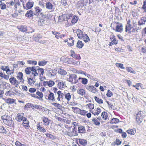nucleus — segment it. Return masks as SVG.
Wrapping results in <instances>:
<instances>
[{"instance_id":"nucleus-11","label":"nucleus","mask_w":146,"mask_h":146,"mask_svg":"<svg viewBox=\"0 0 146 146\" xmlns=\"http://www.w3.org/2000/svg\"><path fill=\"white\" fill-rule=\"evenodd\" d=\"M85 0H80L77 3V6L78 7H82L86 5V4L84 3Z\"/></svg>"},{"instance_id":"nucleus-60","label":"nucleus","mask_w":146,"mask_h":146,"mask_svg":"<svg viewBox=\"0 0 146 146\" xmlns=\"http://www.w3.org/2000/svg\"><path fill=\"white\" fill-rule=\"evenodd\" d=\"M14 102V100L11 99H8L7 100V103L9 104H11Z\"/></svg>"},{"instance_id":"nucleus-20","label":"nucleus","mask_w":146,"mask_h":146,"mask_svg":"<svg viewBox=\"0 0 146 146\" xmlns=\"http://www.w3.org/2000/svg\"><path fill=\"white\" fill-rule=\"evenodd\" d=\"M34 13L33 12V11L31 10L27 11L25 16L26 17H31L33 16Z\"/></svg>"},{"instance_id":"nucleus-7","label":"nucleus","mask_w":146,"mask_h":146,"mask_svg":"<svg viewBox=\"0 0 146 146\" xmlns=\"http://www.w3.org/2000/svg\"><path fill=\"white\" fill-rule=\"evenodd\" d=\"M86 89L96 94L97 92V91L96 88L93 86H89L87 85L86 87Z\"/></svg>"},{"instance_id":"nucleus-4","label":"nucleus","mask_w":146,"mask_h":146,"mask_svg":"<svg viewBox=\"0 0 146 146\" xmlns=\"http://www.w3.org/2000/svg\"><path fill=\"white\" fill-rule=\"evenodd\" d=\"M73 124L74 125V128L71 131H70V132L68 133V135L70 136H75L78 135L77 132L76 130L77 128L76 126H77L78 123L75 122H73Z\"/></svg>"},{"instance_id":"nucleus-9","label":"nucleus","mask_w":146,"mask_h":146,"mask_svg":"<svg viewBox=\"0 0 146 146\" xmlns=\"http://www.w3.org/2000/svg\"><path fill=\"white\" fill-rule=\"evenodd\" d=\"M65 59L67 61L68 63L69 64L72 63V64L74 65H79L80 64V62H79L74 60L72 58H66Z\"/></svg>"},{"instance_id":"nucleus-14","label":"nucleus","mask_w":146,"mask_h":146,"mask_svg":"<svg viewBox=\"0 0 146 146\" xmlns=\"http://www.w3.org/2000/svg\"><path fill=\"white\" fill-rule=\"evenodd\" d=\"M33 2L28 1L27 3L26 7L24 6V8L26 9H28L31 8L33 5Z\"/></svg>"},{"instance_id":"nucleus-15","label":"nucleus","mask_w":146,"mask_h":146,"mask_svg":"<svg viewBox=\"0 0 146 146\" xmlns=\"http://www.w3.org/2000/svg\"><path fill=\"white\" fill-rule=\"evenodd\" d=\"M76 33L78 37L79 38H82L83 37L84 34L83 32L81 30L79 29L77 30Z\"/></svg>"},{"instance_id":"nucleus-40","label":"nucleus","mask_w":146,"mask_h":146,"mask_svg":"<svg viewBox=\"0 0 146 146\" xmlns=\"http://www.w3.org/2000/svg\"><path fill=\"white\" fill-rule=\"evenodd\" d=\"M64 96L65 98L68 101H69L70 100L71 98V96L70 93H68L64 95Z\"/></svg>"},{"instance_id":"nucleus-13","label":"nucleus","mask_w":146,"mask_h":146,"mask_svg":"<svg viewBox=\"0 0 146 146\" xmlns=\"http://www.w3.org/2000/svg\"><path fill=\"white\" fill-rule=\"evenodd\" d=\"M46 8L48 9L52 10H53L54 9V7L53 5L50 3L49 2H47L46 4Z\"/></svg>"},{"instance_id":"nucleus-25","label":"nucleus","mask_w":146,"mask_h":146,"mask_svg":"<svg viewBox=\"0 0 146 146\" xmlns=\"http://www.w3.org/2000/svg\"><path fill=\"white\" fill-rule=\"evenodd\" d=\"M101 116L104 120H106L108 118V116L107 113L104 111L101 114Z\"/></svg>"},{"instance_id":"nucleus-27","label":"nucleus","mask_w":146,"mask_h":146,"mask_svg":"<svg viewBox=\"0 0 146 146\" xmlns=\"http://www.w3.org/2000/svg\"><path fill=\"white\" fill-rule=\"evenodd\" d=\"M58 73L62 75H65L67 74V72L64 69H60L58 71Z\"/></svg>"},{"instance_id":"nucleus-36","label":"nucleus","mask_w":146,"mask_h":146,"mask_svg":"<svg viewBox=\"0 0 146 146\" xmlns=\"http://www.w3.org/2000/svg\"><path fill=\"white\" fill-rule=\"evenodd\" d=\"M34 15L38 17H43L44 15L43 13L42 12V11H40V12H38L37 13H34Z\"/></svg>"},{"instance_id":"nucleus-23","label":"nucleus","mask_w":146,"mask_h":146,"mask_svg":"<svg viewBox=\"0 0 146 146\" xmlns=\"http://www.w3.org/2000/svg\"><path fill=\"white\" fill-rule=\"evenodd\" d=\"M77 92L78 94L82 96L86 94L85 90L83 89H78V90H77Z\"/></svg>"},{"instance_id":"nucleus-19","label":"nucleus","mask_w":146,"mask_h":146,"mask_svg":"<svg viewBox=\"0 0 146 146\" xmlns=\"http://www.w3.org/2000/svg\"><path fill=\"white\" fill-rule=\"evenodd\" d=\"M146 22V18L142 17L141 19L138 22V25L139 26L143 25Z\"/></svg>"},{"instance_id":"nucleus-49","label":"nucleus","mask_w":146,"mask_h":146,"mask_svg":"<svg viewBox=\"0 0 146 146\" xmlns=\"http://www.w3.org/2000/svg\"><path fill=\"white\" fill-rule=\"evenodd\" d=\"M52 105L59 109H61L62 107V106L59 104L53 103H52Z\"/></svg>"},{"instance_id":"nucleus-29","label":"nucleus","mask_w":146,"mask_h":146,"mask_svg":"<svg viewBox=\"0 0 146 146\" xmlns=\"http://www.w3.org/2000/svg\"><path fill=\"white\" fill-rule=\"evenodd\" d=\"M82 38H83L84 42L86 43L88 42L90 40V39L89 37L86 34H84V35Z\"/></svg>"},{"instance_id":"nucleus-64","label":"nucleus","mask_w":146,"mask_h":146,"mask_svg":"<svg viewBox=\"0 0 146 146\" xmlns=\"http://www.w3.org/2000/svg\"><path fill=\"white\" fill-rule=\"evenodd\" d=\"M36 94L40 98H42L43 96V94L41 92H37L36 93Z\"/></svg>"},{"instance_id":"nucleus-59","label":"nucleus","mask_w":146,"mask_h":146,"mask_svg":"<svg viewBox=\"0 0 146 146\" xmlns=\"http://www.w3.org/2000/svg\"><path fill=\"white\" fill-rule=\"evenodd\" d=\"M45 135L46 137H47L50 138V139H53L54 138V136L52 135L49 133H46L45 134Z\"/></svg>"},{"instance_id":"nucleus-63","label":"nucleus","mask_w":146,"mask_h":146,"mask_svg":"<svg viewBox=\"0 0 146 146\" xmlns=\"http://www.w3.org/2000/svg\"><path fill=\"white\" fill-rule=\"evenodd\" d=\"M106 95L108 97H110L113 94L111 91L110 90H108Z\"/></svg>"},{"instance_id":"nucleus-12","label":"nucleus","mask_w":146,"mask_h":146,"mask_svg":"<svg viewBox=\"0 0 146 146\" xmlns=\"http://www.w3.org/2000/svg\"><path fill=\"white\" fill-rule=\"evenodd\" d=\"M57 94L58 97L57 98V100L59 101H60L61 99L62 100L63 98V97L64 96V95L62 92L60 91H59L57 92Z\"/></svg>"},{"instance_id":"nucleus-45","label":"nucleus","mask_w":146,"mask_h":146,"mask_svg":"<svg viewBox=\"0 0 146 146\" xmlns=\"http://www.w3.org/2000/svg\"><path fill=\"white\" fill-rule=\"evenodd\" d=\"M101 112L100 109L99 108H97L96 110V111L94 112H92V113L94 115H98Z\"/></svg>"},{"instance_id":"nucleus-54","label":"nucleus","mask_w":146,"mask_h":146,"mask_svg":"<svg viewBox=\"0 0 146 146\" xmlns=\"http://www.w3.org/2000/svg\"><path fill=\"white\" fill-rule=\"evenodd\" d=\"M31 70L32 72H34L35 71H37L38 70V66H32L30 67Z\"/></svg>"},{"instance_id":"nucleus-51","label":"nucleus","mask_w":146,"mask_h":146,"mask_svg":"<svg viewBox=\"0 0 146 146\" xmlns=\"http://www.w3.org/2000/svg\"><path fill=\"white\" fill-rule=\"evenodd\" d=\"M35 12H34V13H37L38 12H40V11H42V9L41 8L38 7H36L35 8Z\"/></svg>"},{"instance_id":"nucleus-28","label":"nucleus","mask_w":146,"mask_h":146,"mask_svg":"<svg viewBox=\"0 0 146 146\" xmlns=\"http://www.w3.org/2000/svg\"><path fill=\"white\" fill-rule=\"evenodd\" d=\"M42 120L44 123H45V125H48L49 124V121L48 118L46 117H44L42 118Z\"/></svg>"},{"instance_id":"nucleus-32","label":"nucleus","mask_w":146,"mask_h":146,"mask_svg":"<svg viewBox=\"0 0 146 146\" xmlns=\"http://www.w3.org/2000/svg\"><path fill=\"white\" fill-rule=\"evenodd\" d=\"M77 76L76 75L74 74V77H73V82L72 83V84H76L78 82V80L77 79Z\"/></svg>"},{"instance_id":"nucleus-61","label":"nucleus","mask_w":146,"mask_h":146,"mask_svg":"<svg viewBox=\"0 0 146 146\" xmlns=\"http://www.w3.org/2000/svg\"><path fill=\"white\" fill-rule=\"evenodd\" d=\"M77 18L76 16L74 18H73L72 20V23H75L77 21Z\"/></svg>"},{"instance_id":"nucleus-39","label":"nucleus","mask_w":146,"mask_h":146,"mask_svg":"<svg viewBox=\"0 0 146 146\" xmlns=\"http://www.w3.org/2000/svg\"><path fill=\"white\" fill-rule=\"evenodd\" d=\"M127 132L131 135H134L136 133V130L134 129L127 130Z\"/></svg>"},{"instance_id":"nucleus-22","label":"nucleus","mask_w":146,"mask_h":146,"mask_svg":"<svg viewBox=\"0 0 146 146\" xmlns=\"http://www.w3.org/2000/svg\"><path fill=\"white\" fill-rule=\"evenodd\" d=\"M9 81L13 85H15L16 83H17L18 81H17L16 79L14 77L10 78L9 79Z\"/></svg>"},{"instance_id":"nucleus-53","label":"nucleus","mask_w":146,"mask_h":146,"mask_svg":"<svg viewBox=\"0 0 146 146\" xmlns=\"http://www.w3.org/2000/svg\"><path fill=\"white\" fill-rule=\"evenodd\" d=\"M92 121L94 122V123L96 125H99L100 124V123L98 121L97 119L94 118L92 119Z\"/></svg>"},{"instance_id":"nucleus-30","label":"nucleus","mask_w":146,"mask_h":146,"mask_svg":"<svg viewBox=\"0 0 146 146\" xmlns=\"http://www.w3.org/2000/svg\"><path fill=\"white\" fill-rule=\"evenodd\" d=\"M23 121V125L25 126L28 127L29 125V122L28 120L26 118H24Z\"/></svg>"},{"instance_id":"nucleus-33","label":"nucleus","mask_w":146,"mask_h":146,"mask_svg":"<svg viewBox=\"0 0 146 146\" xmlns=\"http://www.w3.org/2000/svg\"><path fill=\"white\" fill-rule=\"evenodd\" d=\"M48 99L51 100L53 101L55 100L54 96L53 93L52 92L50 93V94L49 95Z\"/></svg>"},{"instance_id":"nucleus-44","label":"nucleus","mask_w":146,"mask_h":146,"mask_svg":"<svg viewBox=\"0 0 146 146\" xmlns=\"http://www.w3.org/2000/svg\"><path fill=\"white\" fill-rule=\"evenodd\" d=\"M116 66L119 67L122 69H125V67L123 66V64L121 63H116L115 64Z\"/></svg>"},{"instance_id":"nucleus-52","label":"nucleus","mask_w":146,"mask_h":146,"mask_svg":"<svg viewBox=\"0 0 146 146\" xmlns=\"http://www.w3.org/2000/svg\"><path fill=\"white\" fill-rule=\"evenodd\" d=\"M41 38V36H40V35L38 34L36 35V36H35V37H34V39L36 42H39V40H38V38ZM39 42L40 43H41L40 41Z\"/></svg>"},{"instance_id":"nucleus-55","label":"nucleus","mask_w":146,"mask_h":146,"mask_svg":"<svg viewBox=\"0 0 146 146\" xmlns=\"http://www.w3.org/2000/svg\"><path fill=\"white\" fill-rule=\"evenodd\" d=\"M142 9L144 10V11L146 12V0L144 1Z\"/></svg>"},{"instance_id":"nucleus-18","label":"nucleus","mask_w":146,"mask_h":146,"mask_svg":"<svg viewBox=\"0 0 146 146\" xmlns=\"http://www.w3.org/2000/svg\"><path fill=\"white\" fill-rule=\"evenodd\" d=\"M56 82H58L57 86L58 88H59L61 89L66 86V85L64 82H60L59 80H58Z\"/></svg>"},{"instance_id":"nucleus-48","label":"nucleus","mask_w":146,"mask_h":146,"mask_svg":"<svg viewBox=\"0 0 146 146\" xmlns=\"http://www.w3.org/2000/svg\"><path fill=\"white\" fill-rule=\"evenodd\" d=\"M0 133L5 134L7 133V131L2 126H0Z\"/></svg>"},{"instance_id":"nucleus-10","label":"nucleus","mask_w":146,"mask_h":146,"mask_svg":"<svg viewBox=\"0 0 146 146\" xmlns=\"http://www.w3.org/2000/svg\"><path fill=\"white\" fill-rule=\"evenodd\" d=\"M77 143L78 145L80 144L82 145L83 146H85L87 145V142L86 140L82 139H79L77 140Z\"/></svg>"},{"instance_id":"nucleus-5","label":"nucleus","mask_w":146,"mask_h":146,"mask_svg":"<svg viewBox=\"0 0 146 146\" xmlns=\"http://www.w3.org/2000/svg\"><path fill=\"white\" fill-rule=\"evenodd\" d=\"M143 112L141 111H139L137 115L136 121L138 123H141L143 119Z\"/></svg>"},{"instance_id":"nucleus-42","label":"nucleus","mask_w":146,"mask_h":146,"mask_svg":"<svg viewBox=\"0 0 146 146\" xmlns=\"http://www.w3.org/2000/svg\"><path fill=\"white\" fill-rule=\"evenodd\" d=\"M23 74L21 72H19V73L17 76V78H19L20 80H23V81H21L22 82L24 81V80L23 79Z\"/></svg>"},{"instance_id":"nucleus-6","label":"nucleus","mask_w":146,"mask_h":146,"mask_svg":"<svg viewBox=\"0 0 146 146\" xmlns=\"http://www.w3.org/2000/svg\"><path fill=\"white\" fill-rule=\"evenodd\" d=\"M116 23L117 25L116 26L115 31L120 33H121L123 29L122 24L119 22H117Z\"/></svg>"},{"instance_id":"nucleus-34","label":"nucleus","mask_w":146,"mask_h":146,"mask_svg":"<svg viewBox=\"0 0 146 146\" xmlns=\"http://www.w3.org/2000/svg\"><path fill=\"white\" fill-rule=\"evenodd\" d=\"M119 122V120L118 119L113 118L110 121V123H111L116 124Z\"/></svg>"},{"instance_id":"nucleus-50","label":"nucleus","mask_w":146,"mask_h":146,"mask_svg":"<svg viewBox=\"0 0 146 146\" xmlns=\"http://www.w3.org/2000/svg\"><path fill=\"white\" fill-rule=\"evenodd\" d=\"M27 62L29 64H32V65H36L37 64L36 61L35 60H29L27 61Z\"/></svg>"},{"instance_id":"nucleus-1","label":"nucleus","mask_w":146,"mask_h":146,"mask_svg":"<svg viewBox=\"0 0 146 146\" xmlns=\"http://www.w3.org/2000/svg\"><path fill=\"white\" fill-rule=\"evenodd\" d=\"M1 118L3 122L5 124L10 127H14V122L10 117L8 115H5L2 116Z\"/></svg>"},{"instance_id":"nucleus-24","label":"nucleus","mask_w":146,"mask_h":146,"mask_svg":"<svg viewBox=\"0 0 146 146\" xmlns=\"http://www.w3.org/2000/svg\"><path fill=\"white\" fill-rule=\"evenodd\" d=\"M78 80H81V82L83 84L85 85L87 84L88 83V80L85 78H78Z\"/></svg>"},{"instance_id":"nucleus-17","label":"nucleus","mask_w":146,"mask_h":146,"mask_svg":"<svg viewBox=\"0 0 146 146\" xmlns=\"http://www.w3.org/2000/svg\"><path fill=\"white\" fill-rule=\"evenodd\" d=\"M25 117H23V114L22 113H18L17 114V116L16 118V119L19 121H22L24 119Z\"/></svg>"},{"instance_id":"nucleus-3","label":"nucleus","mask_w":146,"mask_h":146,"mask_svg":"<svg viewBox=\"0 0 146 146\" xmlns=\"http://www.w3.org/2000/svg\"><path fill=\"white\" fill-rule=\"evenodd\" d=\"M8 3L10 5L12 8L16 9L18 6L20 5L21 4L19 0H12Z\"/></svg>"},{"instance_id":"nucleus-2","label":"nucleus","mask_w":146,"mask_h":146,"mask_svg":"<svg viewBox=\"0 0 146 146\" xmlns=\"http://www.w3.org/2000/svg\"><path fill=\"white\" fill-rule=\"evenodd\" d=\"M136 24L134 23L132 26L131 24V21L129 20L127 21V23L126 25L125 31L126 32H128L129 34L135 32V27Z\"/></svg>"},{"instance_id":"nucleus-38","label":"nucleus","mask_w":146,"mask_h":146,"mask_svg":"<svg viewBox=\"0 0 146 146\" xmlns=\"http://www.w3.org/2000/svg\"><path fill=\"white\" fill-rule=\"evenodd\" d=\"M126 69L128 72H130L134 74H135V71L133 70V68L131 67H127L126 68Z\"/></svg>"},{"instance_id":"nucleus-21","label":"nucleus","mask_w":146,"mask_h":146,"mask_svg":"<svg viewBox=\"0 0 146 146\" xmlns=\"http://www.w3.org/2000/svg\"><path fill=\"white\" fill-rule=\"evenodd\" d=\"M18 29L20 30V31L25 32L27 31V27L25 26H18Z\"/></svg>"},{"instance_id":"nucleus-31","label":"nucleus","mask_w":146,"mask_h":146,"mask_svg":"<svg viewBox=\"0 0 146 146\" xmlns=\"http://www.w3.org/2000/svg\"><path fill=\"white\" fill-rule=\"evenodd\" d=\"M78 132L80 133H82L84 132L85 131L84 127L82 126L79 127L78 128Z\"/></svg>"},{"instance_id":"nucleus-41","label":"nucleus","mask_w":146,"mask_h":146,"mask_svg":"<svg viewBox=\"0 0 146 146\" xmlns=\"http://www.w3.org/2000/svg\"><path fill=\"white\" fill-rule=\"evenodd\" d=\"M94 99L99 104H101L103 103V100L101 99H100L96 96L95 97Z\"/></svg>"},{"instance_id":"nucleus-37","label":"nucleus","mask_w":146,"mask_h":146,"mask_svg":"<svg viewBox=\"0 0 146 146\" xmlns=\"http://www.w3.org/2000/svg\"><path fill=\"white\" fill-rule=\"evenodd\" d=\"M83 46V43L81 41L78 40L77 42V47L79 48H81Z\"/></svg>"},{"instance_id":"nucleus-8","label":"nucleus","mask_w":146,"mask_h":146,"mask_svg":"<svg viewBox=\"0 0 146 146\" xmlns=\"http://www.w3.org/2000/svg\"><path fill=\"white\" fill-rule=\"evenodd\" d=\"M47 75L50 77H52L55 76L56 74V71L55 70H48L47 72Z\"/></svg>"},{"instance_id":"nucleus-16","label":"nucleus","mask_w":146,"mask_h":146,"mask_svg":"<svg viewBox=\"0 0 146 146\" xmlns=\"http://www.w3.org/2000/svg\"><path fill=\"white\" fill-rule=\"evenodd\" d=\"M72 109H76L77 110H79L80 113L82 115H84L86 113V111L84 110H81L80 109L76 107H72Z\"/></svg>"},{"instance_id":"nucleus-57","label":"nucleus","mask_w":146,"mask_h":146,"mask_svg":"<svg viewBox=\"0 0 146 146\" xmlns=\"http://www.w3.org/2000/svg\"><path fill=\"white\" fill-rule=\"evenodd\" d=\"M31 68L27 67L25 69V71L27 74H29L31 73Z\"/></svg>"},{"instance_id":"nucleus-35","label":"nucleus","mask_w":146,"mask_h":146,"mask_svg":"<svg viewBox=\"0 0 146 146\" xmlns=\"http://www.w3.org/2000/svg\"><path fill=\"white\" fill-rule=\"evenodd\" d=\"M37 129L39 130L40 132H44L46 131V130L44 128L41 127L39 124H38L37 125Z\"/></svg>"},{"instance_id":"nucleus-46","label":"nucleus","mask_w":146,"mask_h":146,"mask_svg":"<svg viewBox=\"0 0 146 146\" xmlns=\"http://www.w3.org/2000/svg\"><path fill=\"white\" fill-rule=\"evenodd\" d=\"M38 72L39 74L41 75H43L44 72V69L42 68H40L38 67Z\"/></svg>"},{"instance_id":"nucleus-43","label":"nucleus","mask_w":146,"mask_h":146,"mask_svg":"<svg viewBox=\"0 0 146 146\" xmlns=\"http://www.w3.org/2000/svg\"><path fill=\"white\" fill-rule=\"evenodd\" d=\"M45 20L43 19H40L38 21V24L39 26H42L44 23Z\"/></svg>"},{"instance_id":"nucleus-58","label":"nucleus","mask_w":146,"mask_h":146,"mask_svg":"<svg viewBox=\"0 0 146 146\" xmlns=\"http://www.w3.org/2000/svg\"><path fill=\"white\" fill-rule=\"evenodd\" d=\"M9 68V67L8 66H2L1 67V68L4 71H7L8 69V68Z\"/></svg>"},{"instance_id":"nucleus-62","label":"nucleus","mask_w":146,"mask_h":146,"mask_svg":"<svg viewBox=\"0 0 146 146\" xmlns=\"http://www.w3.org/2000/svg\"><path fill=\"white\" fill-rule=\"evenodd\" d=\"M28 84L30 85H31L33 84H34V80L32 79L31 78H30L28 79Z\"/></svg>"},{"instance_id":"nucleus-26","label":"nucleus","mask_w":146,"mask_h":146,"mask_svg":"<svg viewBox=\"0 0 146 146\" xmlns=\"http://www.w3.org/2000/svg\"><path fill=\"white\" fill-rule=\"evenodd\" d=\"M74 74H71L69 75H67V76L69 78H67V80L70 82L72 84L73 82V77H74Z\"/></svg>"},{"instance_id":"nucleus-56","label":"nucleus","mask_w":146,"mask_h":146,"mask_svg":"<svg viewBox=\"0 0 146 146\" xmlns=\"http://www.w3.org/2000/svg\"><path fill=\"white\" fill-rule=\"evenodd\" d=\"M54 84V82L52 80H50L48 81V86L51 87Z\"/></svg>"},{"instance_id":"nucleus-47","label":"nucleus","mask_w":146,"mask_h":146,"mask_svg":"<svg viewBox=\"0 0 146 146\" xmlns=\"http://www.w3.org/2000/svg\"><path fill=\"white\" fill-rule=\"evenodd\" d=\"M47 63V61L45 60H43L38 62V65L40 66H42L45 65Z\"/></svg>"}]
</instances>
